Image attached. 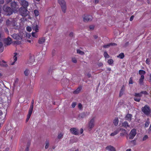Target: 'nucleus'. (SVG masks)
I'll list each match as a JSON object with an SVG mask.
<instances>
[{
  "label": "nucleus",
  "instance_id": "f257e3e1",
  "mask_svg": "<svg viewBox=\"0 0 151 151\" xmlns=\"http://www.w3.org/2000/svg\"><path fill=\"white\" fill-rule=\"evenodd\" d=\"M142 111L146 115H149L151 113V109L148 105H146L142 108Z\"/></svg>",
  "mask_w": 151,
  "mask_h": 151
},
{
  "label": "nucleus",
  "instance_id": "f03ea898",
  "mask_svg": "<svg viewBox=\"0 0 151 151\" xmlns=\"http://www.w3.org/2000/svg\"><path fill=\"white\" fill-rule=\"evenodd\" d=\"M58 3L60 5L63 12L65 13L66 9V4L64 0H58Z\"/></svg>",
  "mask_w": 151,
  "mask_h": 151
},
{
  "label": "nucleus",
  "instance_id": "7ed1b4c3",
  "mask_svg": "<svg viewBox=\"0 0 151 151\" xmlns=\"http://www.w3.org/2000/svg\"><path fill=\"white\" fill-rule=\"evenodd\" d=\"M95 117H93L88 122V128L89 131H91L94 126Z\"/></svg>",
  "mask_w": 151,
  "mask_h": 151
},
{
  "label": "nucleus",
  "instance_id": "20e7f679",
  "mask_svg": "<svg viewBox=\"0 0 151 151\" xmlns=\"http://www.w3.org/2000/svg\"><path fill=\"white\" fill-rule=\"evenodd\" d=\"M11 6L12 11L15 13L17 12L19 9V6L16 2H13L11 3Z\"/></svg>",
  "mask_w": 151,
  "mask_h": 151
},
{
  "label": "nucleus",
  "instance_id": "39448f33",
  "mask_svg": "<svg viewBox=\"0 0 151 151\" xmlns=\"http://www.w3.org/2000/svg\"><path fill=\"white\" fill-rule=\"evenodd\" d=\"M3 10L6 12L7 15H10L12 14V12L10 7L4 6L3 8Z\"/></svg>",
  "mask_w": 151,
  "mask_h": 151
},
{
  "label": "nucleus",
  "instance_id": "423d86ee",
  "mask_svg": "<svg viewBox=\"0 0 151 151\" xmlns=\"http://www.w3.org/2000/svg\"><path fill=\"white\" fill-rule=\"evenodd\" d=\"M137 133L136 130L135 129H132L130 132L129 135V138L130 139H133Z\"/></svg>",
  "mask_w": 151,
  "mask_h": 151
},
{
  "label": "nucleus",
  "instance_id": "0eeeda50",
  "mask_svg": "<svg viewBox=\"0 0 151 151\" xmlns=\"http://www.w3.org/2000/svg\"><path fill=\"white\" fill-rule=\"evenodd\" d=\"M70 131L72 134L75 135H78L79 133L78 130L76 128H70Z\"/></svg>",
  "mask_w": 151,
  "mask_h": 151
},
{
  "label": "nucleus",
  "instance_id": "6e6552de",
  "mask_svg": "<svg viewBox=\"0 0 151 151\" xmlns=\"http://www.w3.org/2000/svg\"><path fill=\"white\" fill-rule=\"evenodd\" d=\"M92 19V17L90 15H84V17L83 18V21L85 22L91 21Z\"/></svg>",
  "mask_w": 151,
  "mask_h": 151
},
{
  "label": "nucleus",
  "instance_id": "1a4fd4ad",
  "mask_svg": "<svg viewBox=\"0 0 151 151\" xmlns=\"http://www.w3.org/2000/svg\"><path fill=\"white\" fill-rule=\"evenodd\" d=\"M6 24L7 25H10L11 24L14 25L16 24V23L14 20H13L12 19H10L6 21Z\"/></svg>",
  "mask_w": 151,
  "mask_h": 151
},
{
  "label": "nucleus",
  "instance_id": "9d476101",
  "mask_svg": "<svg viewBox=\"0 0 151 151\" xmlns=\"http://www.w3.org/2000/svg\"><path fill=\"white\" fill-rule=\"evenodd\" d=\"M20 4L25 8H26L28 6V3L25 0H21L20 1Z\"/></svg>",
  "mask_w": 151,
  "mask_h": 151
},
{
  "label": "nucleus",
  "instance_id": "9b49d317",
  "mask_svg": "<svg viewBox=\"0 0 151 151\" xmlns=\"http://www.w3.org/2000/svg\"><path fill=\"white\" fill-rule=\"evenodd\" d=\"M119 132L120 131H121L122 132L120 133V136H124L127 133V130L123 128H120L119 129Z\"/></svg>",
  "mask_w": 151,
  "mask_h": 151
},
{
  "label": "nucleus",
  "instance_id": "f8f14e48",
  "mask_svg": "<svg viewBox=\"0 0 151 151\" xmlns=\"http://www.w3.org/2000/svg\"><path fill=\"white\" fill-rule=\"evenodd\" d=\"M12 36L13 38L16 40H20L22 37V36H20L16 34H13Z\"/></svg>",
  "mask_w": 151,
  "mask_h": 151
},
{
  "label": "nucleus",
  "instance_id": "ddd939ff",
  "mask_svg": "<svg viewBox=\"0 0 151 151\" xmlns=\"http://www.w3.org/2000/svg\"><path fill=\"white\" fill-rule=\"evenodd\" d=\"M12 42L11 39L9 37H8L5 40L4 43L7 45H9L12 43Z\"/></svg>",
  "mask_w": 151,
  "mask_h": 151
},
{
  "label": "nucleus",
  "instance_id": "4468645a",
  "mask_svg": "<svg viewBox=\"0 0 151 151\" xmlns=\"http://www.w3.org/2000/svg\"><path fill=\"white\" fill-rule=\"evenodd\" d=\"M117 45V44L115 43L111 42L110 43L108 44L107 45H104L103 46V47L105 48H109L111 46H116Z\"/></svg>",
  "mask_w": 151,
  "mask_h": 151
},
{
  "label": "nucleus",
  "instance_id": "2eb2a0df",
  "mask_svg": "<svg viewBox=\"0 0 151 151\" xmlns=\"http://www.w3.org/2000/svg\"><path fill=\"white\" fill-rule=\"evenodd\" d=\"M106 149L109 151H116L115 148L113 146L109 145L107 146L106 148Z\"/></svg>",
  "mask_w": 151,
  "mask_h": 151
},
{
  "label": "nucleus",
  "instance_id": "dca6fc26",
  "mask_svg": "<svg viewBox=\"0 0 151 151\" xmlns=\"http://www.w3.org/2000/svg\"><path fill=\"white\" fill-rule=\"evenodd\" d=\"M132 116V115L131 114H127L125 116V119L126 120L130 122L131 121Z\"/></svg>",
  "mask_w": 151,
  "mask_h": 151
},
{
  "label": "nucleus",
  "instance_id": "f3484780",
  "mask_svg": "<svg viewBox=\"0 0 151 151\" xmlns=\"http://www.w3.org/2000/svg\"><path fill=\"white\" fill-rule=\"evenodd\" d=\"M17 54L16 53H14V56L13 57V60L14 61H13L11 62L10 63V64L11 65H13L14 64L15 62L17 61Z\"/></svg>",
  "mask_w": 151,
  "mask_h": 151
},
{
  "label": "nucleus",
  "instance_id": "a211bd4d",
  "mask_svg": "<svg viewBox=\"0 0 151 151\" xmlns=\"http://www.w3.org/2000/svg\"><path fill=\"white\" fill-rule=\"evenodd\" d=\"M144 79V75H141L139 80V84L140 85L143 84Z\"/></svg>",
  "mask_w": 151,
  "mask_h": 151
},
{
  "label": "nucleus",
  "instance_id": "6ab92c4d",
  "mask_svg": "<svg viewBox=\"0 0 151 151\" xmlns=\"http://www.w3.org/2000/svg\"><path fill=\"white\" fill-rule=\"evenodd\" d=\"M122 126L124 127L127 128V127H129L130 126L127 121H124L122 124Z\"/></svg>",
  "mask_w": 151,
  "mask_h": 151
},
{
  "label": "nucleus",
  "instance_id": "aec40b11",
  "mask_svg": "<svg viewBox=\"0 0 151 151\" xmlns=\"http://www.w3.org/2000/svg\"><path fill=\"white\" fill-rule=\"evenodd\" d=\"M6 114L5 113L3 114L2 111H0V120H3L4 119L6 116Z\"/></svg>",
  "mask_w": 151,
  "mask_h": 151
},
{
  "label": "nucleus",
  "instance_id": "412c9836",
  "mask_svg": "<svg viewBox=\"0 0 151 151\" xmlns=\"http://www.w3.org/2000/svg\"><path fill=\"white\" fill-rule=\"evenodd\" d=\"M45 37H42L39 39L38 42L40 44H42L45 42Z\"/></svg>",
  "mask_w": 151,
  "mask_h": 151
},
{
  "label": "nucleus",
  "instance_id": "4be33fe9",
  "mask_svg": "<svg viewBox=\"0 0 151 151\" xmlns=\"http://www.w3.org/2000/svg\"><path fill=\"white\" fill-rule=\"evenodd\" d=\"M82 88V87L81 86H79L76 90H75L73 92V93L74 94H76L78 93H79L80 91H81Z\"/></svg>",
  "mask_w": 151,
  "mask_h": 151
},
{
  "label": "nucleus",
  "instance_id": "5701e85b",
  "mask_svg": "<svg viewBox=\"0 0 151 151\" xmlns=\"http://www.w3.org/2000/svg\"><path fill=\"white\" fill-rule=\"evenodd\" d=\"M125 87L124 86H123L120 90L119 93V96H122L124 92V91Z\"/></svg>",
  "mask_w": 151,
  "mask_h": 151
},
{
  "label": "nucleus",
  "instance_id": "b1692460",
  "mask_svg": "<svg viewBox=\"0 0 151 151\" xmlns=\"http://www.w3.org/2000/svg\"><path fill=\"white\" fill-rule=\"evenodd\" d=\"M113 123L114 125L116 126L118 124L119 122V119L118 117H116L113 120Z\"/></svg>",
  "mask_w": 151,
  "mask_h": 151
},
{
  "label": "nucleus",
  "instance_id": "393cba45",
  "mask_svg": "<svg viewBox=\"0 0 151 151\" xmlns=\"http://www.w3.org/2000/svg\"><path fill=\"white\" fill-rule=\"evenodd\" d=\"M33 106L32 105H31L29 110L28 114L27 115L31 116V115L32 114L33 109Z\"/></svg>",
  "mask_w": 151,
  "mask_h": 151
},
{
  "label": "nucleus",
  "instance_id": "a878e982",
  "mask_svg": "<svg viewBox=\"0 0 151 151\" xmlns=\"http://www.w3.org/2000/svg\"><path fill=\"white\" fill-rule=\"evenodd\" d=\"M150 123V122L149 119H147L146 122H145V128L147 127H148L149 124Z\"/></svg>",
  "mask_w": 151,
  "mask_h": 151
},
{
  "label": "nucleus",
  "instance_id": "bb28decb",
  "mask_svg": "<svg viewBox=\"0 0 151 151\" xmlns=\"http://www.w3.org/2000/svg\"><path fill=\"white\" fill-rule=\"evenodd\" d=\"M119 133V129H116L114 132H113L111 133L110 134V136H114V135H116V134H117L118 133Z\"/></svg>",
  "mask_w": 151,
  "mask_h": 151
},
{
  "label": "nucleus",
  "instance_id": "cd10ccee",
  "mask_svg": "<svg viewBox=\"0 0 151 151\" xmlns=\"http://www.w3.org/2000/svg\"><path fill=\"white\" fill-rule=\"evenodd\" d=\"M124 57V55L123 53H121L119 54L117 56V57L120 59H123Z\"/></svg>",
  "mask_w": 151,
  "mask_h": 151
},
{
  "label": "nucleus",
  "instance_id": "c85d7f7f",
  "mask_svg": "<svg viewBox=\"0 0 151 151\" xmlns=\"http://www.w3.org/2000/svg\"><path fill=\"white\" fill-rule=\"evenodd\" d=\"M145 70H140L139 71V74L141 75H144L145 74Z\"/></svg>",
  "mask_w": 151,
  "mask_h": 151
},
{
  "label": "nucleus",
  "instance_id": "c756f323",
  "mask_svg": "<svg viewBox=\"0 0 151 151\" xmlns=\"http://www.w3.org/2000/svg\"><path fill=\"white\" fill-rule=\"evenodd\" d=\"M24 13H22V15L23 16H26L28 14V11L26 9H24Z\"/></svg>",
  "mask_w": 151,
  "mask_h": 151
},
{
  "label": "nucleus",
  "instance_id": "7c9ffc66",
  "mask_svg": "<svg viewBox=\"0 0 151 151\" xmlns=\"http://www.w3.org/2000/svg\"><path fill=\"white\" fill-rule=\"evenodd\" d=\"M134 96H135V97H140L141 98V97L142 96V95L141 94V92L139 93H134Z\"/></svg>",
  "mask_w": 151,
  "mask_h": 151
},
{
  "label": "nucleus",
  "instance_id": "2f4dec72",
  "mask_svg": "<svg viewBox=\"0 0 151 151\" xmlns=\"http://www.w3.org/2000/svg\"><path fill=\"white\" fill-rule=\"evenodd\" d=\"M86 114L84 113H81L80 114L79 116V117L80 118H83L86 117Z\"/></svg>",
  "mask_w": 151,
  "mask_h": 151
},
{
  "label": "nucleus",
  "instance_id": "473e14b6",
  "mask_svg": "<svg viewBox=\"0 0 151 151\" xmlns=\"http://www.w3.org/2000/svg\"><path fill=\"white\" fill-rule=\"evenodd\" d=\"M33 30L35 31V32H37L38 31V27L37 25H36L35 27H33Z\"/></svg>",
  "mask_w": 151,
  "mask_h": 151
},
{
  "label": "nucleus",
  "instance_id": "72a5a7b5",
  "mask_svg": "<svg viewBox=\"0 0 151 151\" xmlns=\"http://www.w3.org/2000/svg\"><path fill=\"white\" fill-rule=\"evenodd\" d=\"M29 73V70L28 69H26L24 71V74L26 76H28Z\"/></svg>",
  "mask_w": 151,
  "mask_h": 151
},
{
  "label": "nucleus",
  "instance_id": "f704fd0d",
  "mask_svg": "<svg viewBox=\"0 0 151 151\" xmlns=\"http://www.w3.org/2000/svg\"><path fill=\"white\" fill-rule=\"evenodd\" d=\"M104 55L106 58H108L109 57V55L106 51L104 52Z\"/></svg>",
  "mask_w": 151,
  "mask_h": 151
},
{
  "label": "nucleus",
  "instance_id": "c9c22d12",
  "mask_svg": "<svg viewBox=\"0 0 151 151\" xmlns=\"http://www.w3.org/2000/svg\"><path fill=\"white\" fill-rule=\"evenodd\" d=\"M134 99L135 101L139 102L141 100V98L135 97Z\"/></svg>",
  "mask_w": 151,
  "mask_h": 151
},
{
  "label": "nucleus",
  "instance_id": "e433bc0d",
  "mask_svg": "<svg viewBox=\"0 0 151 151\" xmlns=\"http://www.w3.org/2000/svg\"><path fill=\"white\" fill-rule=\"evenodd\" d=\"M63 134L61 133H60L58 134V138L59 139H61L63 136Z\"/></svg>",
  "mask_w": 151,
  "mask_h": 151
},
{
  "label": "nucleus",
  "instance_id": "4c0bfd02",
  "mask_svg": "<svg viewBox=\"0 0 151 151\" xmlns=\"http://www.w3.org/2000/svg\"><path fill=\"white\" fill-rule=\"evenodd\" d=\"M77 52L79 54L81 55H83L84 54V52L80 50H77Z\"/></svg>",
  "mask_w": 151,
  "mask_h": 151
},
{
  "label": "nucleus",
  "instance_id": "58836bf2",
  "mask_svg": "<svg viewBox=\"0 0 151 151\" xmlns=\"http://www.w3.org/2000/svg\"><path fill=\"white\" fill-rule=\"evenodd\" d=\"M34 13L35 14V16L37 17L39 15V13L38 11L37 10H34Z\"/></svg>",
  "mask_w": 151,
  "mask_h": 151
},
{
  "label": "nucleus",
  "instance_id": "ea45409f",
  "mask_svg": "<svg viewBox=\"0 0 151 151\" xmlns=\"http://www.w3.org/2000/svg\"><path fill=\"white\" fill-rule=\"evenodd\" d=\"M114 61L112 59H111L108 61V63L109 65H111L113 63Z\"/></svg>",
  "mask_w": 151,
  "mask_h": 151
},
{
  "label": "nucleus",
  "instance_id": "a19ab883",
  "mask_svg": "<svg viewBox=\"0 0 151 151\" xmlns=\"http://www.w3.org/2000/svg\"><path fill=\"white\" fill-rule=\"evenodd\" d=\"M32 35L33 37H35L36 38L37 37V34L36 33V32H32Z\"/></svg>",
  "mask_w": 151,
  "mask_h": 151
},
{
  "label": "nucleus",
  "instance_id": "79ce46f5",
  "mask_svg": "<svg viewBox=\"0 0 151 151\" xmlns=\"http://www.w3.org/2000/svg\"><path fill=\"white\" fill-rule=\"evenodd\" d=\"M129 84H132L133 83L132 77H131L129 78Z\"/></svg>",
  "mask_w": 151,
  "mask_h": 151
},
{
  "label": "nucleus",
  "instance_id": "37998d69",
  "mask_svg": "<svg viewBox=\"0 0 151 151\" xmlns=\"http://www.w3.org/2000/svg\"><path fill=\"white\" fill-rule=\"evenodd\" d=\"M140 92H141L142 95L143 94H144L145 95L148 94V93L146 91H142Z\"/></svg>",
  "mask_w": 151,
  "mask_h": 151
},
{
  "label": "nucleus",
  "instance_id": "c03bdc74",
  "mask_svg": "<svg viewBox=\"0 0 151 151\" xmlns=\"http://www.w3.org/2000/svg\"><path fill=\"white\" fill-rule=\"evenodd\" d=\"M27 31L29 32H30L32 30L31 28L29 27L28 26L26 28Z\"/></svg>",
  "mask_w": 151,
  "mask_h": 151
},
{
  "label": "nucleus",
  "instance_id": "a18cd8bd",
  "mask_svg": "<svg viewBox=\"0 0 151 151\" xmlns=\"http://www.w3.org/2000/svg\"><path fill=\"white\" fill-rule=\"evenodd\" d=\"M148 138V137L147 135H145L143 138V140L145 141Z\"/></svg>",
  "mask_w": 151,
  "mask_h": 151
},
{
  "label": "nucleus",
  "instance_id": "49530a36",
  "mask_svg": "<svg viewBox=\"0 0 151 151\" xmlns=\"http://www.w3.org/2000/svg\"><path fill=\"white\" fill-rule=\"evenodd\" d=\"M76 105V102H73L71 106L73 108H74Z\"/></svg>",
  "mask_w": 151,
  "mask_h": 151
},
{
  "label": "nucleus",
  "instance_id": "de8ad7c7",
  "mask_svg": "<svg viewBox=\"0 0 151 151\" xmlns=\"http://www.w3.org/2000/svg\"><path fill=\"white\" fill-rule=\"evenodd\" d=\"M82 105L81 104L79 103L78 105V108L80 110H81L82 109Z\"/></svg>",
  "mask_w": 151,
  "mask_h": 151
},
{
  "label": "nucleus",
  "instance_id": "09e8293b",
  "mask_svg": "<svg viewBox=\"0 0 151 151\" xmlns=\"http://www.w3.org/2000/svg\"><path fill=\"white\" fill-rule=\"evenodd\" d=\"M89 28L90 30H92L93 29L94 26L93 25H90L89 26Z\"/></svg>",
  "mask_w": 151,
  "mask_h": 151
},
{
  "label": "nucleus",
  "instance_id": "8fccbe9b",
  "mask_svg": "<svg viewBox=\"0 0 151 151\" xmlns=\"http://www.w3.org/2000/svg\"><path fill=\"white\" fill-rule=\"evenodd\" d=\"M72 62L74 63H77V60L75 58H72Z\"/></svg>",
  "mask_w": 151,
  "mask_h": 151
},
{
  "label": "nucleus",
  "instance_id": "3c124183",
  "mask_svg": "<svg viewBox=\"0 0 151 151\" xmlns=\"http://www.w3.org/2000/svg\"><path fill=\"white\" fill-rule=\"evenodd\" d=\"M150 60L149 59H147L146 61V63L147 64H150Z\"/></svg>",
  "mask_w": 151,
  "mask_h": 151
},
{
  "label": "nucleus",
  "instance_id": "603ef678",
  "mask_svg": "<svg viewBox=\"0 0 151 151\" xmlns=\"http://www.w3.org/2000/svg\"><path fill=\"white\" fill-rule=\"evenodd\" d=\"M30 116H31L28 115H27V119L26 120V122H28V120L29 119V118H30Z\"/></svg>",
  "mask_w": 151,
  "mask_h": 151
},
{
  "label": "nucleus",
  "instance_id": "864d4df0",
  "mask_svg": "<svg viewBox=\"0 0 151 151\" xmlns=\"http://www.w3.org/2000/svg\"><path fill=\"white\" fill-rule=\"evenodd\" d=\"M3 44L2 42H0V49L3 50Z\"/></svg>",
  "mask_w": 151,
  "mask_h": 151
},
{
  "label": "nucleus",
  "instance_id": "5fc2aeb1",
  "mask_svg": "<svg viewBox=\"0 0 151 151\" xmlns=\"http://www.w3.org/2000/svg\"><path fill=\"white\" fill-rule=\"evenodd\" d=\"M134 15H132V16L131 17H130V21H132V20H133V18H134Z\"/></svg>",
  "mask_w": 151,
  "mask_h": 151
},
{
  "label": "nucleus",
  "instance_id": "6e6d98bb",
  "mask_svg": "<svg viewBox=\"0 0 151 151\" xmlns=\"http://www.w3.org/2000/svg\"><path fill=\"white\" fill-rule=\"evenodd\" d=\"M83 129L82 128L80 130V134H81L83 132Z\"/></svg>",
  "mask_w": 151,
  "mask_h": 151
},
{
  "label": "nucleus",
  "instance_id": "4d7b16f0",
  "mask_svg": "<svg viewBox=\"0 0 151 151\" xmlns=\"http://www.w3.org/2000/svg\"><path fill=\"white\" fill-rule=\"evenodd\" d=\"M69 36L70 37H72L73 36V32H71L69 35Z\"/></svg>",
  "mask_w": 151,
  "mask_h": 151
},
{
  "label": "nucleus",
  "instance_id": "13d9d810",
  "mask_svg": "<svg viewBox=\"0 0 151 151\" xmlns=\"http://www.w3.org/2000/svg\"><path fill=\"white\" fill-rule=\"evenodd\" d=\"M4 3V0H0V3L1 4H3Z\"/></svg>",
  "mask_w": 151,
  "mask_h": 151
},
{
  "label": "nucleus",
  "instance_id": "bf43d9fd",
  "mask_svg": "<svg viewBox=\"0 0 151 151\" xmlns=\"http://www.w3.org/2000/svg\"><path fill=\"white\" fill-rule=\"evenodd\" d=\"M55 147H53L52 149H50L48 151H53V150H53L54 149H55Z\"/></svg>",
  "mask_w": 151,
  "mask_h": 151
},
{
  "label": "nucleus",
  "instance_id": "052dcab7",
  "mask_svg": "<svg viewBox=\"0 0 151 151\" xmlns=\"http://www.w3.org/2000/svg\"><path fill=\"white\" fill-rule=\"evenodd\" d=\"M131 142H133V143L135 144L136 143V141L135 140H133L131 141Z\"/></svg>",
  "mask_w": 151,
  "mask_h": 151
},
{
  "label": "nucleus",
  "instance_id": "680f3d73",
  "mask_svg": "<svg viewBox=\"0 0 151 151\" xmlns=\"http://www.w3.org/2000/svg\"><path fill=\"white\" fill-rule=\"evenodd\" d=\"M9 148H5L4 151H8L9 150Z\"/></svg>",
  "mask_w": 151,
  "mask_h": 151
},
{
  "label": "nucleus",
  "instance_id": "e2e57ef3",
  "mask_svg": "<svg viewBox=\"0 0 151 151\" xmlns=\"http://www.w3.org/2000/svg\"><path fill=\"white\" fill-rule=\"evenodd\" d=\"M26 36L27 37H29L30 36V35L29 34H26Z\"/></svg>",
  "mask_w": 151,
  "mask_h": 151
},
{
  "label": "nucleus",
  "instance_id": "0e129e2a",
  "mask_svg": "<svg viewBox=\"0 0 151 151\" xmlns=\"http://www.w3.org/2000/svg\"><path fill=\"white\" fill-rule=\"evenodd\" d=\"M4 63V62L3 61H2V62H0V65L1 66H2L3 65V64L2 63Z\"/></svg>",
  "mask_w": 151,
  "mask_h": 151
},
{
  "label": "nucleus",
  "instance_id": "69168bd1",
  "mask_svg": "<svg viewBox=\"0 0 151 151\" xmlns=\"http://www.w3.org/2000/svg\"><path fill=\"white\" fill-rule=\"evenodd\" d=\"M87 76L88 78H90L91 76V75L90 73H88L87 74Z\"/></svg>",
  "mask_w": 151,
  "mask_h": 151
},
{
  "label": "nucleus",
  "instance_id": "338daca9",
  "mask_svg": "<svg viewBox=\"0 0 151 151\" xmlns=\"http://www.w3.org/2000/svg\"><path fill=\"white\" fill-rule=\"evenodd\" d=\"M99 2V0H95V3L96 4L98 3Z\"/></svg>",
  "mask_w": 151,
  "mask_h": 151
},
{
  "label": "nucleus",
  "instance_id": "774afa93",
  "mask_svg": "<svg viewBox=\"0 0 151 151\" xmlns=\"http://www.w3.org/2000/svg\"><path fill=\"white\" fill-rule=\"evenodd\" d=\"M29 149L28 147H27V148L25 150V151H29Z\"/></svg>",
  "mask_w": 151,
  "mask_h": 151
}]
</instances>
